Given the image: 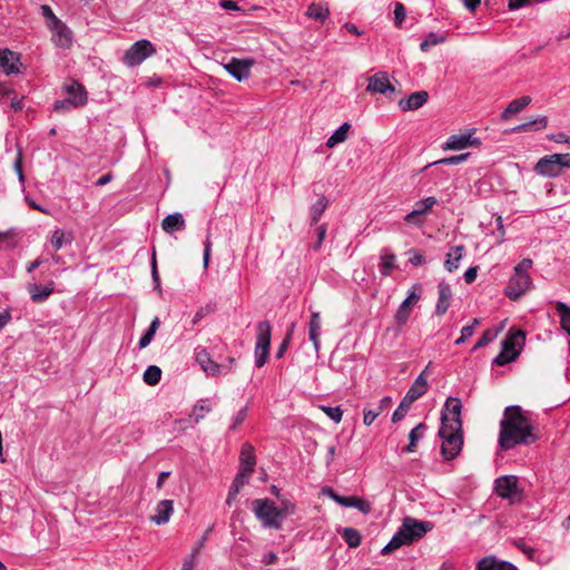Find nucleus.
Returning a JSON list of instances; mask_svg holds the SVG:
<instances>
[{
  "mask_svg": "<svg viewBox=\"0 0 570 570\" xmlns=\"http://www.w3.org/2000/svg\"><path fill=\"white\" fill-rule=\"evenodd\" d=\"M381 414L379 410H366L363 412V422L365 425H371L374 420Z\"/></svg>",
  "mask_w": 570,
  "mask_h": 570,
  "instance_id": "obj_58",
  "label": "nucleus"
},
{
  "mask_svg": "<svg viewBox=\"0 0 570 570\" xmlns=\"http://www.w3.org/2000/svg\"><path fill=\"white\" fill-rule=\"evenodd\" d=\"M338 504L346 508H355L365 514L371 511V504L357 497H341Z\"/></svg>",
  "mask_w": 570,
  "mask_h": 570,
  "instance_id": "obj_32",
  "label": "nucleus"
},
{
  "mask_svg": "<svg viewBox=\"0 0 570 570\" xmlns=\"http://www.w3.org/2000/svg\"><path fill=\"white\" fill-rule=\"evenodd\" d=\"M239 462L240 465L238 474L249 479L256 464L255 451L252 444L245 443L242 446Z\"/></svg>",
  "mask_w": 570,
  "mask_h": 570,
  "instance_id": "obj_16",
  "label": "nucleus"
},
{
  "mask_svg": "<svg viewBox=\"0 0 570 570\" xmlns=\"http://www.w3.org/2000/svg\"><path fill=\"white\" fill-rule=\"evenodd\" d=\"M86 102H87V96H85L83 94L80 92V94H78L77 98L66 97L65 99L57 100L53 105V109L56 111H69L73 108H78V107L86 105Z\"/></svg>",
  "mask_w": 570,
  "mask_h": 570,
  "instance_id": "obj_29",
  "label": "nucleus"
},
{
  "mask_svg": "<svg viewBox=\"0 0 570 570\" xmlns=\"http://www.w3.org/2000/svg\"><path fill=\"white\" fill-rule=\"evenodd\" d=\"M325 235H326V226L325 225H321L318 226L317 228V242L314 244V249L315 250H318L322 246V243L325 238Z\"/></svg>",
  "mask_w": 570,
  "mask_h": 570,
  "instance_id": "obj_62",
  "label": "nucleus"
},
{
  "mask_svg": "<svg viewBox=\"0 0 570 570\" xmlns=\"http://www.w3.org/2000/svg\"><path fill=\"white\" fill-rule=\"evenodd\" d=\"M413 403L414 402L404 396L401 403L399 404L397 409L394 411L392 415V421L394 423L401 421L406 415Z\"/></svg>",
  "mask_w": 570,
  "mask_h": 570,
  "instance_id": "obj_46",
  "label": "nucleus"
},
{
  "mask_svg": "<svg viewBox=\"0 0 570 570\" xmlns=\"http://www.w3.org/2000/svg\"><path fill=\"white\" fill-rule=\"evenodd\" d=\"M474 129L468 132L452 135L443 144V150H462L468 147L479 146L480 139L473 137Z\"/></svg>",
  "mask_w": 570,
  "mask_h": 570,
  "instance_id": "obj_11",
  "label": "nucleus"
},
{
  "mask_svg": "<svg viewBox=\"0 0 570 570\" xmlns=\"http://www.w3.org/2000/svg\"><path fill=\"white\" fill-rule=\"evenodd\" d=\"M63 89L68 98H77L78 94L80 92L87 96V91L85 90L83 86L80 85L78 81L72 80L69 83H66L63 86Z\"/></svg>",
  "mask_w": 570,
  "mask_h": 570,
  "instance_id": "obj_47",
  "label": "nucleus"
},
{
  "mask_svg": "<svg viewBox=\"0 0 570 570\" xmlns=\"http://www.w3.org/2000/svg\"><path fill=\"white\" fill-rule=\"evenodd\" d=\"M518 357V352H505L502 350L493 360V364L498 366H503Z\"/></svg>",
  "mask_w": 570,
  "mask_h": 570,
  "instance_id": "obj_49",
  "label": "nucleus"
},
{
  "mask_svg": "<svg viewBox=\"0 0 570 570\" xmlns=\"http://www.w3.org/2000/svg\"><path fill=\"white\" fill-rule=\"evenodd\" d=\"M159 326H160V321H159V317L156 316L151 321L148 330L144 333V335L139 340L138 346L140 350L147 347L150 344V342L153 341Z\"/></svg>",
  "mask_w": 570,
  "mask_h": 570,
  "instance_id": "obj_37",
  "label": "nucleus"
},
{
  "mask_svg": "<svg viewBox=\"0 0 570 570\" xmlns=\"http://www.w3.org/2000/svg\"><path fill=\"white\" fill-rule=\"evenodd\" d=\"M436 204L438 199L432 196L416 202L414 209L404 217V220L409 224L421 225L422 222L417 219L419 216L429 214Z\"/></svg>",
  "mask_w": 570,
  "mask_h": 570,
  "instance_id": "obj_15",
  "label": "nucleus"
},
{
  "mask_svg": "<svg viewBox=\"0 0 570 570\" xmlns=\"http://www.w3.org/2000/svg\"><path fill=\"white\" fill-rule=\"evenodd\" d=\"M479 324V320L478 318H474L472 324L471 325H466L464 326L462 330H461V335L465 338V340H469L473 333H474V327Z\"/></svg>",
  "mask_w": 570,
  "mask_h": 570,
  "instance_id": "obj_59",
  "label": "nucleus"
},
{
  "mask_svg": "<svg viewBox=\"0 0 570 570\" xmlns=\"http://www.w3.org/2000/svg\"><path fill=\"white\" fill-rule=\"evenodd\" d=\"M174 512V501L173 500H161L158 502L156 507V514L151 517V521L156 524H165L169 521L171 514Z\"/></svg>",
  "mask_w": 570,
  "mask_h": 570,
  "instance_id": "obj_24",
  "label": "nucleus"
},
{
  "mask_svg": "<svg viewBox=\"0 0 570 570\" xmlns=\"http://www.w3.org/2000/svg\"><path fill=\"white\" fill-rule=\"evenodd\" d=\"M425 430H426L425 424L420 423L410 431V434H409L410 442L406 445V448L404 449L405 452H407V453L415 452L416 443L419 440H421L423 438Z\"/></svg>",
  "mask_w": 570,
  "mask_h": 570,
  "instance_id": "obj_35",
  "label": "nucleus"
},
{
  "mask_svg": "<svg viewBox=\"0 0 570 570\" xmlns=\"http://www.w3.org/2000/svg\"><path fill=\"white\" fill-rule=\"evenodd\" d=\"M272 327L267 321L259 322L257 325V337L255 345V364L262 367L268 357L271 346Z\"/></svg>",
  "mask_w": 570,
  "mask_h": 570,
  "instance_id": "obj_7",
  "label": "nucleus"
},
{
  "mask_svg": "<svg viewBox=\"0 0 570 570\" xmlns=\"http://www.w3.org/2000/svg\"><path fill=\"white\" fill-rule=\"evenodd\" d=\"M212 411V404L208 399L198 401L193 409L190 417L198 423L204 416Z\"/></svg>",
  "mask_w": 570,
  "mask_h": 570,
  "instance_id": "obj_41",
  "label": "nucleus"
},
{
  "mask_svg": "<svg viewBox=\"0 0 570 570\" xmlns=\"http://www.w3.org/2000/svg\"><path fill=\"white\" fill-rule=\"evenodd\" d=\"M464 246L458 245L451 248L446 255L444 267L448 272L452 273L459 267V263L463 256Z\"/></svg>",
  "mask_w": 570,
  "mask_h": 570,
  "instance_id": "obj_31",
  "label": "nucleus"
},
{
  "mask_svg": "<svg viewBox=\"0 0 570 570\" xmlns=\"http://www.w3.org/2000/svg\"><path fill=\"white\" fill-rule=\"evenodd\" d=\"M538 440L534 426L523 413L521 406L505 407L500 422L499 445L503 450H511L518 444H532Z\"/></svg>",
  "mask_w": 570,
  "mask_h": 570,
  "instance_id": "obj_1",
  "label": "nucleus"
},
{
  "mask_svg": "<svg viewBox=\"0 0 570 570\" xmlns=\"http://www.w3.org/2000/svg\"><path fill=\"white\" fill-rule=\"evenodd\" d=\"M533 262L530 258H523L513 269V274L505 287V295L511 299H518L524 295L532 285L529 271Z\"/></svg>",
  "mask_w": 570,
  "mask_h": 570,
  "instance_id": "obj_3",
  "label": "nucleus"
},
{
  "mask_svg": "<svg viewBox=\"0 0 570 570\" xmlns=\"http://www.w3.org/2000/svg\"><path fill=\"white\" fill-rule=\"evenodd\" d=\"M525 333L522 330L510 331L509 335L502 341V350L505 352H518L520 354L524 344Z\"/></svg>",
  "mask_w": 570,
  "mask_h": 570,
  "instance_id": "obj_21",
  "label": "nucleus"
},
{
  "mask_svg": "<svg viewBox=\"0 0 570 570\" xmlns=\"http://www.w3.org/2000/svg\"><path fill=\"white\" fill-rule=\"evenodd\" d=\"M142 379L146 384L154 386L161 379V370L156 365H149L144 372Z\"/></svg>",
  "mask_w": 570,
  "mask_h": 570,
  "instance_id": "obj_43",
  "label": "nucleus"
},
{
  "mask_svg": "<svg viewBox=\"0 0 570 570\" xmlns=\"http://www.w3.org/2000/svg\"><path fill=\"white\" fill-rule=\"evenodd\" d=\"M476 274H478V267L474 266V267H470L465 271L464 273V281L466 284H471L475 281L476 278Z\"/></svg>",
  "mask_w": 570,
  "mask_h": 570,
  "instance_id": "obj_63",
  "label": "nucleus"
},
{
  "mask_svg": "<svg viewBox=\"0 0 570 570\" xmlns=\"http://www.w3.org/2000/svg\"><path fill=\"white\" fill-rule=\"evenodd\" d=\"M19 58L9 49L0 50V68L7 75L18 73L19 72Z\"/></svg>",
  "mask_w": 570,
  "mask_h": 570,
  "instance_id": "obj_23",
  "label": "nucleus"
},
{
  "mask_svg": "<svg viewBox=\"0 0 570 570\" xmlns=\"http://www.w3.org/2000/svg\"><path fill=\"white\" fill-rule=\"evenodd\" d=\"M195 568H196V559L187 556L183 561L181 570H195Z\"/></svg>",
  "mask_w": 570,
  "mask_h": 570,
  "instance_id": "obj_64",
  "label": "nucleus"
},
{
  "mask_svg": "<svg viewBox=\"0 0 570 570\" xmlns=\"http://www.w3.org/2000/svg\"><path fill=\"white\" fill-rule=\"evenodd\" d=\"M549 139L558 144L570 145V136H567L563 132L552 134L549 136Z\"/></svg>",
  "mask_w": 570,
  "mask_h": 570,
  "instance_id": "obj_60",
  "label": "nucleus"
},
{
  "mask_svg": "<svg viewBox=\"0 0 570 570\" xmlns=\"http://www.w3.org/2000/svg\"><path fill=\"white\" fill-rule=\"evenodd\" d=\"M295 511H296V505L293 502H291L289 500H283L281 502V507H278V512H279L281 518L283 519V521L287 517L294 514Z\"/></svg>",
  "mask_w": 570,
  "mask_h": 570,
  "instance_id": "obj_53",
  "label": "nucleus"
},
{
  "mask_svg": "<svg viewBox=\"0 0 570 570\" xmlns=\"http://www.w3.org/2000/svg\"><path fill=\"white\" fill-rule=\"evenodd\" d=\"M328 205V200L325 196H320L317 202L311 207L312 223L316 224L322 217Z\"/></svg>",
  "mask_w": 570,
  "mask_h": 570,
  "instance_id": "obj_44",
  "label": "nucleus"
},
{
  "mask_svg": "<svg viewBox=\"0 0 570 570\" xmlns=\"http://www.w3.org/2000/svg\"><path fill=\"white\" fill-rule=\"evenodd\" d=\"M254 59L250 58H232L227 63L224 65V68L232 77H234L238 81H242L249 77L250 69L254 66Z\"/></svg>",
  "mask_w": 570,
  "mask_h": 570,
  "instance_id": "obj_12",
  "label": "nucleus"
},
{
  "mask_svg": "<svg viewBox=\"0 0 570 570\" xmlns=\"http://www.w3.org/2000/svg\"><path fill=\"white\" fill-rule=\"evenodd\" d=\"M404 524H407L409 534L412 541H416L423 538L429 531L432 530L433 524L429 521H419L414 518L406 517L403 520Z\"/></svg>",
  "mask_w": 570,
  "mask_h": 570,
  "instance_id": "obj_18",
  "label": "nucleus"
},
{
  "mask_svg": "<svg viewBox=\"0 0 570 570\" xmlns=\"http://www.w3.org/2000/svg\"><path fill=\"white\" fill-rule=\"evenodd\" d=\"M563 168H570V154H552L540 158L533 170L537 175L553 178L562 173Z\"/></svg>",
  "mask_w": 570,
  "mask_h": 570,
  "instance_id": "obj_5",
  "label": "nucleus"
},
{
  "mask_svg": "<svg viewBox=\"0 0 570 570\" xmlns=\"http://www.w3.org/2000/svg\"><path fill=\"white\" fill-rule=\"evenodd\" d=\"M252 509L261 521L263 528L281 530L283 527V519L278 512V507L271 499H256L252 503Z\"/></svg>",
  "mask_w": 570,
  "mask_h": 570,
  "instance_id": "obj_4",
  "label": "nucleus"
},
{
  "mask_svg": "<svg viewBox=\"0 0 570 570\" xmlns=\"http://www.w3.org/2000/svg\"><path fill=\"white\" fill-rule=\"evenodd\" d=\"M41 14L45 17L47 21V27L50 28L52 24L58 22L60 19L53 13L52 9L48 4H42L40 7Z\"/></svg>",
  "mask_w": 570,
  "mask_h": 570,
  "instance_id": "obj_54",
  "label": "nucleus"
},
{
  "mask_svg": "<svg viewBox=\"0 0 570 570\" xmlns=\"http://www.w3.org/2000/svg\"><path fill=\"white\" fill-rule=\"evenodd\" d=\"M156 52L154 45L146 39L136 41L124 55V62L129 66H138Z\"/></svg>",
  "mask_w": 570,
  "mask_h": 570,
  "instance_id": "obj_8",
  "label": "nucleus"
},
{
  "mask_svg": "<svg viewBox=\"0 0 570 570\" xmlns=\"http://www.w3.org/2000/svg\"><path fill=\"white\" fill-rule=\"evenodd\" d=\"M210 530H207L206 533L203 535V538L196 543V546L191 549L189 557H193L197 560L198 556L200 554V551L203 550L205 546V541L207 540V534Z\"/></svg>",
  "mask_w": 570,
  "mask_h": 570,
  "instance_id": "obj_57",
  "label": "nucleus"
},
{
  "mask_svg": "<svg viewBox=\"0 0 570 570\" xmlns=\"http://www.w3.org/2000/svg\"><path fill=\"white\" fill-rule=\"evenodd\" d=\"M548 126V118L546 116H540L529 122L521 124L513 128L515 132L528 131L534 127L535 130L544 129Z\"/></svg>",
  "mask_w": 570,
  "mask_h": 570,
  "instance_id": "obj_40",
  "label": "nucleus"
},
{
  "mask_svg": "<svg viewBox=\"0 0 570 570\" xmlns=\"http://www.w3.org/2000/svg\"><path fill=\"white\" fill-rule=\"evenodd\" d=\"M330 14V9L324 3H312L306 11V16L311 19L324 22Z\"/></svg>",
  "mask_w": 570,
  "mask_h": 570,
  "instance_id": "obj_34",
  "label": "nucleus"
},
{
  "mask_svg": "<svg viewBox=\"0 0 570 570\" xmlns=\"http://www.w3.org/2000/svg\"><path fill=\"white\" fill-rule=\"evenodd\" d=\"M462 404L458 397H448L441 412V428L439 436L442 440L441 453L448 461L455 459L463 445Z\"/></svg>",
  "mask_w": 570,
  "mask_h": 570,
  "instance_id": "obj_2",
  "label": "nucleus"
},
{
  "mask_svg": "<svg viewBox=\"0 0 570 570\" xmlns=\"http://www.w3.org/2000/svg\"><path fill=\"white\" fill-rule=\"evenodd\" d=\"M531 102V98L529 96H522L518 99L512 100L504 111L501 114V118L503 120H508L511 115L518 114L522 111L527 106H529Z\"/></svg>",
  "mask_w": 570,
  "mask_h": 570,
  "instance_id": "obj_30",
  "label": "nucleus"
},
{
  "mask_svg": "<svg viewBox=\"0 0 570 570\" xmlns=\"http://www.w3.org/2000/svg\"><path fill=\"white\" fill-rule=\"evenodd\" d=\"M161 227L166 233L173 234L185 229L186 222L180 213H174L163 219Z\"/></svg>",
  "mask_w": 570,
  "mask_h": 570,
  "instance_id": "obj_27",
  "label": "nucleus"
},
{
  "mask_svg": "<svg viewBox=\"0 0 570 570\" xmlns=\"http://www.w3.org/2000/svg\"><path fill=\"white\" fill-rule=\"evenodd\" d=\"M366 91L371 94L391 95L395 92V87L390 82L385 71H379L368 78Z\"/></svg>",
  "mask_w": 570,
  "mask_h": 570,
  "instance_id": "obj_13",
  "label": "nucleus"
},
{
  "mask_svg": "<svg viewBox=\"0 0 570 570\" xmlns=\"http://www.w3.org/2000/svg\"><path fill=\"white\" fill-rule=\"evenodd\" d=\"M65 232L61 230V229H56L52 235H51V245L55 247L56 250H59L63 244L66 243V238H65ZM68 243L71 242V237H69L67 239Z\"/></svg>",
  "mask_w": 570,
  "mask_h": 570,
  "instance_id": "obj_52",
  "label": "nucleus"
},
{
  "mask_svg": "<svg viewBox=\"0 0 570 570\" xmlns=\"http://www.w3.org/2000/svg\"><path fill=\"white\" fill-rule=\"evenodd\" d=\"M351 128L348 122L341 125L326 141V147L333 148L347 138V132Z\"/></svg>",
  "mask_w": 570,
  "mask_h": 570,
  "instance_id": "obj_36",
  "label": "nucleus"
},
{
  "mask_svg": "<svg viewBox=\"0 0 570 570\" xmlns=\"http://www.w3.org/2000/svg\"><path fill=\"white\" fill-rule=\"evenodd\" d=\"M428 99V91L420 90L411 94L406 99H401L399 106L403 111L416 110L421 108Z\"/></svg>",
  "mask_w": 570,
  "mask_h": 570,
  "instance_id": "obj_22",
  "label": "nucleus"
},
{
  "mask_svg": "<svg viewBox=\"0 0 570 570\" xmlns=\"http://www.w3.org/2000/svg\"><path fill=\"white\" fill-rule=\"evenodd\" d=\"M247 407L240 409L232 419L230 430H236L246 419Z\"/></svg>",
  "mask_w": 570,
  "mask_h": 570,
  "instance_id": "obj_56",
  "label": "nucleus"
},
{
  "mask_svg": "<svg viewBox=\"0 0 570 570\" xmlns=\"http://www.w3.org/2000/svg\"><path fill=\"white\" fill-rule=\"evenodd\" d=\"M497 331L492 328H488L483 332L482 336L475 343L473 350H478L481 347L487 346L489 343H491L497 337Z\"/></svg>",
  "mask_w": 570,
  "mask_h": 570,
  "instance_id": "obj_51",
  "label": "nucleus"
},
{
  "mask_svg": "<svg viewBox=\"0 0 570 570\" xmlns=\"http://www.w3.org/2000/svg\"><path fill=\"white\" fill-rule=\"evenodd\" d=\"M556 311L560 317L562 330L570 335V307L563 302H558L556 304Z\"/></svg>",
  "mask_w": 570,
  "mask_h": 570,
  "instance_id": "obj_39",
  "label": "nucleus"
},
{
  "mask_svg": "<svg viewBox=\"0 0 570 570\" xmlns=\"http://www.w3.org/2000/svg\"><path fill=\"white\" fill-rule=\"evenodd\" d=\"M195 360L202 370L209 376H217L222 374L225 368V364H218L215 362L206 348L198 346L195 348Z\"/></svg>",
  "mask_w": 570,
  "mask_h": 570,
  "instance_id": "obj_10",
  "label": "nucleus"
},
{
  "mask_svg": "<svg viewBox=\"0 0 570 570\" xmlns=\"http://www.w3.org/2000/svg\"><path fill=\"white\" fill-rule=\"evenodd\" d=\"M420 298L421 286L419 284H414L413 287L409 291L406 298L401 303L395 313L394 318L400 327L406 324L413 307L416 305Z\"/></svg>",
  "mask_w": 570,
  "mask_h": 570,
  "instance_id": "obj_9",
  "label": "nucleus"
},
{
  "mask_svg": "<svg viewBox=\"0 0 570 570\" xmlns=\"http://www.w3.org/2000/svg\"><path fill=\"white\" fill-rule=\"evenodd\" d=\"M49 30L52 33V41L53 43L62 49H68L72 45V31L71 29L63 23L61 20L52 24V27L49 28Z\"/></svg>",
  "mask_w": 570,
  "mask_h": 570,
  "instance_id": "obj_14",
  "label": "nucleus"
},
{
  "mask_svg": "<svg viewBox=\"0 0 570 570\" xmlns=\"http://www.w3.org/2000/svg\"><path fill=\"white\" fill-rule=\"evenodd\" d=\"M249 481L248 478L244 476V475H240V474H237L229 488V492H228V497H227V500H226V503L228 505L232 504L233 500H235V498L237 497V494L239 493L240 489Z\"/></svg>",
  "mask_w": 570,
  "mask_h": 570,
  "instance_id": "obj_42",
  "label": "nucleus"
},
{
  "mask_svg": "<svg viewBox=\"0 0 570 570\" xmlns=\"http://www.w3.org/2000/svg\"><path fill=\"white\" fill-rule=\"evenodd\" d=\"M510 569V562L500 560L493 554L480 559L476 563V570H505Z\"/></svg>",
  "mask_w": 570,
  "mask_h": 570,
  "instance_id": "obj_26",
  "label": "nucleus"
},
{
  "mask_svg": "<svg viewBox=\"0 0 570 570\" xmlns=\"http://www.w3.org/2000/svg\"><path fill=\"white\" fill-rule=\"evenodd\" d=\"M318 409L323 411L332 421L340 423L342 421L343 411L340 406L320 405Z\"/></svg>",
  "mask_w": 570,
  "mask_h": 570,
  "instance_id": "obj_48",
  "label": "nucleus"
},
{
  "mask_svg": "<svg viewBox=\"0 0 570 570\" xmlns=\"http://www.w3.org/2000/svg\"><path fill=\"white\" fill-rule=\"evenodd\" d=\"M343 538L351 548H357L362 541L360 532L354 528H345L343 530Z\"/></svg>",
  "mask_w": 570,
  "mask_h": 570,
  "instance_id": "obj_45",
  "label": "nucleus"
},
{
  "mask_svg": "<svg viewBox=\"0 0 570 570\" xmlns=\"http://www.w3.org/2000/svg\"><path fill=\"white\" fill-rule=\"evenodd\" d=\"M31 301L35 303L45 302L55 291V283L50 282L46 285L30 283L27 287Z\"/></svg>",
  "mask_w": 570,
  "mask_h": 570,
  "instance_id": "obj_20",
  "label": "nucleus"
},
{
  "mask_svg": "<svg viewBox=\"0 0 570 570\" xmlns=\"http://www.w3.org/2000/svg\"><path fill=\"white\" fill-rule=\"evenodd\" d=\"M429 384L428 380L425 377V371H423L414 381V383L411 385L409 391L405 394V397L411 400L412 402H415L417 399H420L422 395H424L428 391Z\"/></svg>",
  "mask_w": 570,
  "mask_h": 570,
  "instance_id": "obj_25",
  "label": "nucleus"
},
{
  "mask_svg": "<svg viewBox=\"0 0 570 570\" xmlns=\"http://www.w3.org/2000/svg\"><path fill=\"white\" fill-rule=\"evenodd\" d=\"M446 41L445 33L430 32L423 41L420 43V49L424 52L429 51L433 46L443 43Z\"/></svg>",
  "mask_w": 570,
  "mask_h": 570,
  "instance_id": "obj_38",
  "label": "nucleus"
},
{
  "mask_svg": "<svg viewBox=\"0 0 570 570\" xmlns=\"http://www.w3.org/2000/svg\"><path fill=\"white\" fill-rule=\"evenodd\" d=\"M407 528L409 525L404 524L403 522L400 529L396 531V533L392 537L390 542L381 550V553L385 556L395 551L402 546L411 544L413 541L409 534Z\"/></svg>",
  "mask_w": 570,
  "mask_h": 570,
  "instance_id": "obj_17",
  "label": "nucleus"
},
{
  "mask_svg": "<svg viewBox=\"0 0 570 570\" xmlns=\"http://www.w3.org/2000/svg\"><path fill=\"white\" fill-rule=\"evenodd\" d=\"M321 315L318 312H314L311 315V320L308 323V337L313 342L314 348L317 352L320 350V335H321Z\"/></svg>",
  "mask_w": 570,
  "mask_h": 570,
  "instance_id": "obj_28",
  "label": "nucleus"
},
{
  "mask_svg": "<svg viewBox=\"0 0 570 570\" xmlns=\"http://www.w3.org/2000/svg\"><path fill=\"white\" fill-rule=\"evenodd\" d=\"M469 156H470V153L445 157V158H442L440 160H436V161L432 163L430 166L439 165V164L459 165V164L465 161L469 158Z\"/></svg>",
  "mask_w": 570,
  "mask_h": 570,
  "instance_id": "obj_50",
  "label": "nucleus"
},
{
  "mask_svg": "<svg viewBox=\"0 0 570 570\" xmlns=\"http://www.w3.org/2000/svg\"><path fill=\"white\" fill-rule=\"evenodd\" d=\"M395 268V255L389 249L381 250L380 272L383 276H389Z\"/></svg>",
  "mask_w": 570,
  "mask_h": 570,
  "instance_id": "obj_33",
  "label": "nucleus"
},
{
  "mask_svg": "<svg viewBox=\"0 0 570 570\" xmlns=\"http://www.w3.org/2000/svg\"><path fill=\"white\" fill-rule=\"evenodd\" d=\"M494 491L498 497L508 500L511 504L519 502L522 498V491L515 475H502L495 479Z\"/></svg>",
  "mask_w": 570,
  "mask_h": 570,
  "instance_id": "obj_6",
  "label": "nucleus"
},
{
  "mask_svg": "<svg viewBox=\"0 0 570 570\" xmlns=\"http://www.w3.org/2000/svg\"><path fill=\"white\" fill-rule=\"evenodd\" d=\"M438 302L435 306V314L443 315L450 307L451 298H452V289L451 286L445 282H440L438 285Z\"/></svg>",
  "mask_w": 570,
  "mask_h": 570,
  "instance_id": "obj_19",
  "label": "nucleus"
},
{
  "mask_svg": "<svg viewBox=\"0 0 570 570\" xmlns=\"http://www.w3.org/2000/svg\"><path fill=\"white\" fill-rule=\"evenodd\" d=\"M411 257L409 258V262L412 264V265H415V266H419V265H422L425 263V258L424 256L419 253L417 250H411Z\"/></svg>",
  "mask_w": 570,
  "mask_h": 570,
  "instance_id": "obj_61",
  "label": "nucleus"
},
{
  "mask_svg": "<svg viewBox=\"0 0 570 570\" xmlns=\"http://www.w3.org/2000/svg\"><path fill=\"white\" fill-rule=\"evenodd\" d=\"M406 10L403 3L395 2L394 4V22L396 27H401L403 20L405 19Z\"/></svg>",
  "mask_w": 570,
  "mask_h": 570,
  "instance_id": "obj_55",
  "label": "nucleus"
}]
</instances>
